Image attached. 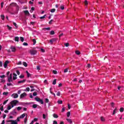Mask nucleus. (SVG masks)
<instances>
[{
	"mask_svg": "<svg viewBox=\"0 0 124 124\" xmlns=\"http://www.w3.org/2000/svg\"><path fill=\"white\" fill-rule=\"evenodd\" d=\"M35 100H36V101H37L38 102H40L41 104H44V102H43V100L41 99L39 97H35Z\"/></svg>",
	"mask_w": 124,
	"mask_h": 124,
	"instance_id": "nucleus-1",
	"label": "nucleus"
},
{
	"mask_svg": "<svg viewBox=\"0 0 124 124\" xmlns=\"http://www.w3.org/2000/svg\"><path fill=\"white\" fill-rule=\"evenodd\" d=\"M8 81L9 83H10V82H13V79H12V74H10L9 78H8Z\"/></svg>",
	"mask_w": 124,
	"mask_h": 124,
	"instance_id": "nucleus-2",
	"label": "nucleus"
},
{
	"mask_svg": "<svg viewBox=\"0 0 124 124\" xmlns=\"http://www.w3.org/2000/svg\"><path fill=\"white\" fill-rule=\"evenodd\" d=\"M36 53H37V51L35 50H30V54H31V55H36Z\"/></svg>",
	"mask_w": 124,
	"mask_h": 124,
	"instance_id": "nucleus-3",
	"label": "nucleus"
},
{
	"mask_svg": "<svg viewBox=\"0 0 124 124\" xmlns=\"http://www.w3.org/2000/svg\"><path fill=\"white\" fill-rule=\"evenodd\" d=\"M18 103V101L17 100H13V101H12L11 102V103L12 104H13V105H14L15 106H16V105H17V103Z\"/></svg>",
	"mask_w": 124,
	"mask_h": 124,
	"instance_id": "nucleus-4",
	"label": "nucleus"
},
{
	"mask_svg": "<svg viewBox=\"0 0 124 124\" xmlns=\"http://www.w3.org/2000/svg\"><path fill=\"white\" fill-rule=\"evenodd\" d=\"M25 96H27V93H23L20 94V99L24 98V97H25Z\"/></svg>",
	"mask_w": 124,
	"mask_h": 124,
	"instance_id": "nucleus-5",
	"label": "nucleus"
},
{
	"mask_svg": "<svg viewBox=\"0 0 124 124\" xmlns=\"http://www.w3.org/2000/svg\"><path fill=\"white\" fill-rule=\"evenodd\" d=\"M55 41H57V39L56 38H52L50 40H49V42H50V44L52 45L54 42H55Z\"/></svg>",
	"mask_w": 124,
	"mask_h": 124,
	"instance_id": "nucleus-6",
	"label": "nucleus"
},
{
	"mask_svg": "<svg viewBox=\"0 0 124 124\" xmlns=\"http://www.w3.org/2000/svg\"><path fill=\"white\" fill-rule=\"evenodd\" d=\"M9 63V61L8 60L6 61L4 63V68H6L7 67V65Z\"/></svg>",
	"mask_w": 124,
	"mask_h": 124,
	"instance_id": "nucleus-7",
	"label": "nucleus"
},
{
	"mask_svg": "<svg viewBox=\"0 0 124 124\" xmlns=\"http://www.w3.org/2000/svg\"><path fill=\"white\" fill-rule=\"evenodd\" d=\"M18 96H19V95L17 93H14L12 94V97H14V98H18Z\"/></svg>",
	"mask_w": 124,
	"mask_h": 124,
	"instance_id": "nucleus-8",
	"label": "nucleus"
},
{
	"mask_svg": "<svg viewBox=\"0 0 124 124\" xmlns=\"http://www.w3.org/2000/svg\"><path fill=\"white\" fill-rule=\"evenodd\" d=\"M26 116H27V114L26 113H23L22 115H21L19 117V118L20 119H24V118H25V117H26Z\"/></svg>",
	"mask_w": 124,
	"mask_h": 124,
	"instance_id": "nucleus-9",
	"label": "nucleus"
},
{
	"mask_svg": "<svg viewBox=\"0 0 124 124\" xmlns=\"http://www.w3.org/2000/svg\"><path fill=\"white\" fill-rule=\"evenodd\" d=\"M11 49H12V52H15L16 51V47L15 46H12Z\"/></svg>",
	"mask_w": 124,
	"mask_h": 124,
	"instance_id": "nucleus-10",
	"label": "nucleus"
},
{
	"mask_svg": "<svg viewBox=\"0 0 124 124\" xmlns=\"http://www.w3.org/2000/svg\"><path fill=\"white\" fill-rule=\"evenodd\" d=\"M27 80L26 79H23V80H20L18 81V84H22L23 83H25Z\"/></svg>",
	"mask_w": 124,
	"mask_h": 124,
	"instance_id": "nucleus-11",
	"label": "nucleus"
},
{
	"mask_svg": "<svg viewBox=\"0 0 124 124\" xmlns=\"http://www.w3.org/2000/svg\"><path fill=\"white\" fill-rule=\"evenodd\" d=\"M17 112H16V109H14L12 112H11V115H15V114H16Z\"/></svg>",
	"mask_w": 124,
	"mask_h": 124,
	"instance_id": "nucleus-12",
	"label": "nucleus"
},
{
	"mask_svg": "<svg viewBox=\"0 0 124 124\" xmlns=\"http://www.w3.org/2000/svg\"><path fill=\"white\" fill-rule=\"evenodd\" d=\"M13 75V80H16L17 79V75L15 73H14Z\"/></svg>",
	"mask_w": 124,
	"mask_h": 124,
	"instance_id": "nucleus-13",
	"label": "nucleus"
},
{
	"mask_svg": "<svg viewBox=\"0 0 124 124\" xmlns=\"http://www.w3.org/2000/svg\"><path fill=\"white\" fill-rule=\"evenodd\" d=\"M27 122H28V114H26V116L24 119V124H27Z\"/></svg>",
	"mask_w": 124,
	"mask_h": 124,
	"instance_id": "nucleus-14",
	"label": "nucleus"
},
{
	"mask_svg": "<svg viewBox=\"0 0 124 124\" xmlns=\"http://www.w3.org/2000/svg\"><path fill=\"white\" fill-rule=\"evenodd\" d=\"M118 112V109H117L116 108H115V109L113 110V112L112 113V115H115V114H116V113H117Z\"/></svg>",
	"mask_w": 124,
	"mask_h": 124,
	"instance_id": "nucleus-15",
	"label": "nucleus"
},
{
	"mask_svg": "<svg viewBox=\"0 0 124 124\" xmlns=\"http://www.w3.org/2000/svg\"><path fill=\"white\" fill-rule=\"evenodd\" d=\"M43 31H50V30H51V28H50V27H48V28H43Z\"/></svg>",
	"mask_w": 124,
	"mask_h": 124,
	"instance_id": "nucleus-16",
	"label": "nucleus"
},
{
	"mask_svg": "<svg viewBox=\"0 0 124 124\" xmlns=\"http://www.w3.org/2000/svg\"><path fill=\"white\" fill-rule=\"evenodd\" d=\"M15 41L16 42H19V37L16 36L15 37Z\"/></svg>",
	"mask_w": 124,
	"mask_h": 124,
	"instance_id": "nucleus-17",
	"label": "nucleus"
},
{
	"mask_svg": "<svg viewBox=\"0 0 124 124\" xmlns=\"http://www.w3.org/2000/svg\"><path fill=\"white\" fill-rule=\"evenodd\" d=\"M26 73L27 74V77L28 78H30V77H31V74H30V73H29V71H26Z\"/></svg>",
	"mask_w": 124,
	"mask_h": 124,
	"instance_id": "nucleus-18",
	"label": "nucleus"
},
{
	"mask_svg": "<svg viewBox=\"0 0 124 124\" xmlns=\"http://www.w3.org/2000/svg\"><path fill=\"white\" fill-rule=\"evenodd\" d=\"M66 121H67L68 123H69V124H72V120L70 119H66Z\"/></svg>",
	"mask_w": 124,
	"mask_h": 124,
	"instance_id": "nucleus-19",
	"label": "nucleus"
},
{
	"mask_svg": "<svg viewBox=\"0 0 124 124\" xmlns=\"http://www.w3.org/2000/svg\"><path fill=\"white\" fill-rule=\"evenodd\" d=\"M10 5H11V6H16V5H17V3H14V2H12V3H11L10 4Z\"/></svg>",
	"mask_w": 124,
	"mask_h": 124,
	"instance_id": "nucleus-20",
	"label": "nucleus"
},
{
	"mask_svg": "<svg viewBox=\"0 0 124 124\" xmlns=\"http://www.w3.org/2000/svg\"><path fill=\"white\" fill-rule=\"evenodd\" d=\"M24 12L25 14H26V15H30V12H29V11L28 10L24 11Z\"/></svg>",
	"mask_w": 124,
	"mask_h": 124,
	"instance_id": "nucleus-21",
	"label": "nucleus"
},
{
	"mask_svg": "<svg viewBox=\"0 0 124 124\" xmlns=\"http://www.w3.org/2000/svg\"><path fill=\"white\" fill-rule=\"evenodd\" d=\"M56 84H57V79H55L52 82V85H56Z\"/></svg>",
	"mask_w": 124,
	"mask_h": 124,
	"instance_id": "nucleus-22",
	"label": "nucleus"
},
{
	"mask_svg": "<svg viewBox=\"0 0 124 124\" xmlns=\"http://www.w3.org/2000/svg\"><path fill=\"white\" fill-rule=\"evenodd\" d=\"M12 124H18V123H17V121L15 120H13L12 122Z\"/></svg>",
	"mask_w": 124,
	"mask_h": 124,
	"instance_id": "nucleus-23",
	"label": "nucleus"
},
{
	"mask_svg": "<svg viewBox=\"0 0 124 124\" xmlns=\"http://www.w3.org/2000/svg\"><path fill=\"white\" fill-rule=\"evenodd\" d=\"M53 117H54V118H55L56 119H57V118H59V116H58L57 114L54 113L53 114Z\"/></svg>",
	"mask_w": 124,
	"mask_h": 124,
	"instance_id": "nucleus-24",
	"label": "nucleus"
},
{
	"mask_svg": "<svg viewBox=\"0 0 124 124\" xmlns=\"http://www.w3.org/2000/svg\"><path fill=\"white\" fill-rule=\"evenodd\" d=\"M50 34L51 35H54V34H55V31H51L50 32Z\"/></svg>",
	"mask_w": 124,
	"mask_h": 124,
	"instance_id": "nucleus-25",
	"label": "nucleus"
},
{
	"mask_svg": "<svg viewBox=\"0 0 124 124\" xmlns=\"http://www.w3.org/2000/svg\"><path fill=\"white\" fill-rule=\"evenodd\" d=\"M33 42V45H35V44L36 43V40L35 39H33L32 40Z\"/></svg>",
	"mask_w": 124,
	"mask_h": 124,
	"instance_id": "nucleus-26",
	"label": "nucleus"
},
{
	"mask_svg": "<svg viewBox=\"0 0 124 124\" xmlns=\"http://www.w3.org/2000/svg\"><path fill=\"white\" fill-rule=\"evenodd\" d=\"M23 65L25 66V67H27V66H28V64L27 63V62H22Z\"/></svg>",
	"mask_w": 124,
	"mask_h": 124,
	"instance_id": "nucleus-27",
	"label": "nucleus"
},
{
	"mask_svg": "<svg viewBox=\"0 0 124 124\" xmlns=\"http://www.w3.org/2000/svg\"><path fill=\"white\" fill-rule=\"evenodd\" d=\"M56 12V9H52L50 10V12H51V13H54V12Z\"/></svg>",
	"mask_w": 124,
	"mask_h": 124,
	"instance_id": "nucleus-28",
	"label": "nucleus"
},
{
	"mask_svg": "<svg viewBox=\"0 0 124 124\" xmlns=\"http://www.w3.org/2000/svg\"><path fill=\"white\" fill-rule=\"evenodd\" d=\"M67 117L69 118V117H70V111H68L67 112Z\"/></svg>",
	"mask_w": 124,
	"mask_h": 124,
	"instance_id": "nucleus-29",
	"label": "nucleus"
},
{
	"mask_svg": "<svg viewBox=\"0 0 124 124\" xmlns=\"http://www.w3.org/2000/svg\"><path fill=\"white\" fill-rule=\"evenodd\" d=\"M56 95H57V96H61V92H60V91H58L56 93Z\"/></svg>",
	"mask_w": 124,
	"mask_h": 124,
	"instance_id": "nucleus-30",
	"label": "nucleus"
},
{
	"mask_svg": "<svg viewBox=\"0 0 124 124\" xmlns=\"http://www.w3.org/2000/svg\"><path fill=\"white\" fill-rule=\"evenodd\" d=\"M7 27L8 28V30H9V31L11 30L12 29V27L9 26V25H7Z\"/></svg>",
	"mask_w": 124,
	"mask_h": 124,
	"instance_id": "nucleus-31",
	"label": "nucleus"
},
{
	"mask_svg": "<svg viewBox=\"0 0 124 124\" xmlns=\"http://www.w3.org/2000/svg\"><path fill=\"white\" fill-rule=\"evenodd\" d=\"M17 111H20L22 110V108L21 107H18L16 108Z\"/></svg>",
	"mask_w": 124,
	"mask_h": 124,
	"instance_id": "nucleus-32",
	"label": "nucleus"
},
{
	"mask_svg": "<svg viewBox=\"0 0 124 124\" xmlns=\"http://www.w3.org/2000/svg\"><path fill=\"white\" fill-rule=\"evenodd\" d=\"M45 17H46V15H44V16H41L40 17V19L42 20V19H45Z\"/></svg>",
	"mask_w": 124,
	"mask_h": 124,
	"instance_id": "nucleus-33",
	"label": "nucleus"
},
{
	"mask_svg": "<svg viewBox=\"0 0 124 124\" xmlns=\"http://www.w3.org/2000/svg\"><path fill=\"white\" fill-rule=\"evenodd\" d=\"M20 41H21V42H24V38L23 37H20Z\"/></svg>",
	"mask_w": 124,
	"mask_h": 124,
	"instance_id": "nucleus-34",
	"label": "nucleus"
},
{
	"mask_svg": "<svg viewBox=\"0 0 124 124\" xmlns=\"http://www.w3.org/2000/svg\"><path fill=\"white\" fill-rule=\"evenodd\" d=\"M37 95V93L36 92H34L33 93V96H36Z\"/></svg>",
	"mask_w": 124,
	"mask_h": 124,
	"instance_id": "nucleus-35",
	"label": "nucleus"
},
{
	"mask_svg": "<svg viewBox=\"0 0 124 124\" xmlns=\"http://www.w3.org/2000/svg\"><path fill=\"white\" fill-rule=\"evenodd\" d=\"M76 54L77 55H80V54H81V53L78 50H77V51H76Z\"/></svg>",
	"mask_w": 124,
	"mask_h": 124,
	"instance_id": "nucleus-36",
	"label": "nucleus"
},
{
	"mask_svg": "<svg viewBox=\"0 0 124 124\" xmlns=\"http://www.w3.org/2000/svg\"><path fill=\"white\" fill-rule=\"evenodd\" d=\"M57 102L58 104H62V100H58Z\"/></svg>",
	"mask_w": 124,
	"mask_h": 124,
	"instance_id": "nucleus-37",
	"label": "nucleus"
},
{
	"mask_svg": "<svg viewBox=\"0 0 124 124\" xmlns=\"http://www.w3.org/2000/svg\"><path fill=\"white\" fill-rule=\"evenodd\" d=\"M64 45L66 47H68V46H69V43H65V44H64Z\"/></svg>",
	"mask_w": 124,
	"mask_h": 124,
	"instance_id": "nucleus-38",
	"label": "nucleus"
},
{
	"mask_svg": "<svg viewBox=\"0 0 124 124\" xmlns=\"http://www.w3.org/2000/svg\"><path fill=\"white\" fill-rule=\"evenodd\" d=\"M101 121L102 122H104V121H105V119H104V117H103V116L101 117Z\"/></svg>",
	"mask_w": 124,
	"mask_h": 124,
	"instance_id": "nucleus-39",
	"label": "nucleus"
},
{
	"mask_svg": "<svg viewBox=\"0 0 124 124\" xmlns=\"http://www.w3.org/2000/svg\"><path fill=\"white\" fill-rule=\"evenodd\" d=\"M16 10H17V11H19V9H20V7H19V6H18V5H16Z\"/></svg>",
	"mask_w": 124,
	"mask_h": 124,
	"instance_id": "nucleus-40",
	"label": "nucleus"
},
{
	"mask_svg": "<svg viewBox=\"0 0 124 124\" xmlns=\"http://www.w3.org/2000/svg\"><path fill=\"white\" fill-rule=\"evenodd\" d=\"M37 104H34V105H32V108H37Z\"/></svg>",
	"mask_w": 124,
	"mask_h": 124,
	"instance_id": "nucleus-41",
	"label": "nucleus"
},
{
	"mask_svg": "<svg viewBox=\"0 0 124 124\" xmlns=\"http://www.w3.org/2000/svg\"><path fill=\"white\" fill-rule=\"evenodd\" d=\"M60 8H61V9H62V10H63V9H64V6H63V5H62L60 6Z\"/></svg>",
	"mask_w": 124,
	"mask_h": 124,
	"instance_id": "nucleus-42",
	"label": "nucleus"
},
{
	"mask_svg": "<svg viewBox=\"0 0 124 124\" xmlns=\"http://www.w3.org/2000/svg\"><path fill=\"white\" fill-rule=\"evenodd\" d=\"M66 72H68V68H66L64 70V73H66Z\"/></svg>",
	"mask_w": 124,
	"mask_h": 124,
	"instance_id": "nucleus-43",
	"label": "nucleus"
},
{
	"mask_svg": "<svg viewBox=\"0 0 124 124\" xmlns=\"http://www.w3.org/2000/svg\"><path fill=\"white\" fill-rule=\"evenodd\" d=\"M8 102V100H5V101L3 103V105H5V104H6Z\"/></svg>",
	"mask_w": 124,
	"mask_h": 124,
	"instance_id": "nucleus-44",
	"label": "nucleus"
},
{
	"mask_svg": "<svg viewBox=\"0 0 124 124\" xmlns=\"http://www.w3.org/2000/svg\"><path fill=\"white\" fill-rule=\"evenodd\" d=\"M0 17H1V19H2V20H4V15H1L0 16Z\"/></svg>",
	"mask_w": 124,
	"mask_h": 124,
	"instance_id": "nucleus-45",
	"label": "nucleus"
},
{
	"mask_svg": "<svg viewBox=\"0 0 124 124\" xmlns=\"http://www.w3.org/2000/svg\"><path fill=\"white\" fill-rule=\"evenodd\" d=\"M52 73H53V74H58V72L56 70H53L52 71Z\"/></svg>",
	"mask_w": 124,
	"mask_h": 124,
	"instance_id": "nucleus-46",
	"label": "nucleus"
},
{
	"mask_svg": "<svg viewBox=\"0 0 124 124\" xmlns=\"http://www.w3.org/2000/svg\"><path fill=\"white\" fill-rule=\"evenodd\" d=\"M4 4V2H2L1 3V8H3Z\"/></svg>",
	"mask_w": 124,
	"mask_h": 124,
	"instance_id": "nucleus-47",
	"label": "nucleus"
},
{
	"mask_svg": "<svg viewBox=\"0 0 124 124\" xmlns=\"http://www.w3.org/2000/svg\"><path fill=\"white\" fill-rule=\"evenodd\" d=\"M84 4L85 5H88V1L87 0H85L84 1Z\"/></svg>",
	"mask_w": 124,
	"mask_h": 124,
	"instance_id": "nucleus-48",
	"label": "nucleus"
},
{
	"mask_svg": "<svg viewBox=\"0 0 124 124\" xmlns=\"http://www.w3.org/2000/svg\"><path fill=\"white\" fill-rule=\"evenodd\" d=\"M25 77V76H24V75H21L19 76V78H20V79H22L23 78H24Z\"/></svg>",
	"mask_w": 124,
	"mask_h": 124,
	"instance_id": "nucleus-49",
	"label": "nucleus"
},
{
	"mask_svg": "<svg viewBox=\"0 0 124 124\" xmlns=\"http://www.w3.org/2000/svg\"><path fill=\"white\" fill-rule=\"evenodd\" d=\"M7 109V110H10L11 109V106H8Z\"/></svg>",
	"mask_w": 124,
	"mask_h": 124,
	"instance_id": "nucleus-50",
	"label": "nucleus"
},
{
	"mask_svg": "<svg viewBox=\"0 0 124 124\" xmlns=\"http://www.w3.org/2000/svg\"><path fill=\"white\" fill-rule=\"evenodd\" d=\"M23 45H24V46H28L29 45V44H28V43L24 42L23 44Z\"/></svg>",
	"mask_w": 124,
	"mask_h": 124,
	"instance_id": "nucleus-51",
	"label": "nucleus"
},
{
	"mask_svg": "<svg viewBox=\"0 0 124 124\" xmlns=\"http://www.w3.org/2000/svg\"><path fill=\"white\" fill-rule=\"evenodd\" d=\"M3 95H7V94H8V92H3Z\"/></svg>",
	"mask_w": 124,
	"mask_h": 124,
	"instance_id": "nucleus-52",
	"label": "nucleus"
},
{
	"mask_svg": "<svg viewBox=\"0 0 124 124\" xmlns=\"http://www.w3.org/2000/svg\"><path fill=\"white\" fill-rule=\"evenodd\" d=\"M53 21H54V20L51 19V20H50V21L48 22V24H49V25H51V24H52V22H53Z\"/></svg>",
	"mask_w": 124,
	"mask_h": 124,
	"instance_id": "nucleus-53",
	"label": "nucleus"
},
{
	"mask_svg": "<svg viewBox=\"0 0 124 124\" xmlns=\"http://www.w3.org/2000/svg\"><path fill=\"white\" fill-rule=\"evenodd\" d=\"M120 112H124V108H120Z\"/></svg>",
	"mask_w": 124,
	"mask_h": 124,
	"instance_id": "nucleus-54",
	"label": "nucleus"
},
{
	"mask_svg": "<svg viewBox=\"0 0 124 124\" xmlns=\"http://www.w3.org/2000/svg\"><path fill=\"white\" fill-rule=\"evenodd\" d=\"M0 67H2V61H0Z\"/></svg>",
	"mask_w": 124,
	"mask_h": 124,
	"instance_id": "nucleus-55",
	"label": "nucleus"
},
{
	"mask_svg": "<svg viewBox=\"0 0 124 124\" xmlns=\"http://www.w3.org/2000/svg\"><path fill=\"white\" fill-rule=\"evenodd\" d=\"M5 77V75H4L0 76V78H4Z\"/></svg>",
	"mask_w": 124,
	"mask_h": 124,
	"instance_id": "nucleus-56",
	"label": "nucleus"
},
{
	"mask_svg": "<svg viewBox=\"0 0 124 124\" xmlns=\"http://www.w3.org/2000/svg\"><path fill=\"white\" fill-rule=\"evenodd\" d=\"M33 121V122H37V121H38V119L34 118Z\"/></svg>",
	"mask_w": 124,
	"mask_h": 124,
	"instance_id": "nucleus-57",
	"label": "nucleus"
},
{
	"mask_svg": "<svg viewBox=\"0 0 124 124\" xmlns=\"http://www.w3.org/2000/svg\"><path fill=\"white\" fill-rule=\"evenodd\" d=\"M64 111H65V108H62V112H64Z\"/></svg>",
	"mask_w": 124,
	"mask_h": 124,
	"instance_id": "nucleus-58",
	"label": "nucleus"
},
{
	"mask_svg": "<svg viewBox=\"0 0 124 124\" xmlns=\"http://www.w3.org/2000/svg\"><path fill=\"white\" fill-rule=\"evenodd\" d=\"M17 65H21V64H22V62H21V61L18 62L17 63Z\"/></svg>",
	"mask_w": 124,
	"mask_h": 124,
	"instance_id": "nucleus-59",
	"label": "nucleus"
},
{
	"mask_svg": "<svg viewBox=\"0 0 124 124\" xmlns=\"http://www.w3.org/2000/svg\"><path fill=\"white\" fill-rule=\"evenodd\" d=\"M46 103H48L49 102V99L47 98L46 99Z\"/></svg>",
	"mask_w": 124,
	"mask_h": 124,
	"instance_id": "nucleus-60",
	"label": "nucleus"
},
{
	"mask_svg": "<svg viewBox=\"0 0 124 124\" xmlns=\"http://www.w3.org/2000/svg\"><path fill=\"white\" fill-rule=\"evenodd\" d=\"M53 124H58V122H57V121H54Z\"/></svg>",
	"mask_w": 124,
	"mask_h": 124,
	"instance_id": "nucleus-61",
	"label": "nucleus"
},
{
	"mask_svg": "<svg viewBox=\"0 0 124 124\" xmlns=\"http://www.w3.org/2000/svg\"><path fill=\"white\" fill-rule=\"evenodd\" d=\"M16 74H17V75H20V71H19L18 70H17Z\"/></svg>",
	"mask_w": 124,
	"mask_h": 124,
	"instance_id": "nucleus-62",
	"label": "nucleus"
},
{
	"mask_svg": "<svg viewBox=\"0 0 124 124\" xmlns=\"http://www.w3.org/2000/svg\"><path fill=\"white\" fill-rule=\"evenodd\" d=\"M26 90L27 92H30V89L29 87H27V88H26Z\"/></svg>",
	"mask_w": 124,
	"mask_h": 124,
	"instance_id": "nucleus-63",
	"label": "nucleus"
},
{
	"mask_svg": "<svg viewBox=\"0 0 124 124\" xmlns=\"http://www.w3.org/2000/svg\"><path fill=\"white\" fill-rule=\"evenodd\" d=\"M0 109L1 110V111H3V106L1 107Z\"/></svg>",
	"mask_w": 124,
	"mask_h": 124,
	"instance_id": "nucleus-64",
	"label": "nucleus"
}]
</instances>
